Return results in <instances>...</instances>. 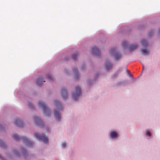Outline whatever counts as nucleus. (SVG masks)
Returning a JSON list of instances; mask_svg holds the SVG:
<instances>
[{
	"instance_id": "obj_1",
	"label": "nucleus",
	"mask_w": 160,
	"mask_h": 160,
	"mask_svg": "<svg viewBox=\"0 0 160 160\" xmlns=\"http://www.w3.org/2000/svg\"><path fill=\"white\" fill-rule=\"evenodd\" d=\"M38 106L40 108H42L43 113L48 116L50 112L47 105L42 101H40L39 102Z\"/></svg>"
},
{
	"instance_id": "obj_2",
	"label": "nucleus",
	"mask_w": 160,
	"mask_h": 160,
	"mask_svg": "<svg viewBox=\"0 0 160 160\" xmlns=\"http://www.w3.org/2000/svg\"><path fill=\"white\" fill-rule=\"evenodd\" d=\"M81 93V88L79 86L76 88L75 92L72 94V97L75 100H77Z\"/></svg>"
},
{
	"instance_id": "obj_3",
	"label": "nucleus",
	"mask_w": 160,
	"mask_h": 160,
	"mask_svg": "<svg viewBox=\"0 0 160 160\" xmlns=\"http://www.w3.org/2000/svg\"><path fill=\"white\" fill-rule=\"evenodd\" d=\"M35 136L37 139L42 140L44 143H48V139L47 137L45 136L44 134H40L38 133H36Z\"/></svg>"
},
{
	"instance_id": "obj_4",
	"label": "nucleus",
	"mask_w": 160,
	"mask_h": 160,
	"mask_svg": "<svg viewBox=\"0 0 160 160\" xmlns=\"http://www.w3.org/2000/svg\"><path fill=\"white\" fill-rule=\"evenodd\" d=\"M22 139L23 143H25L28 147H31L33 145V142L28 140L26 137H23Z\"/></svg>"
},
{
	"instance_id": "obj_5",
	"label": "nucleus",
	"mask_w": 160,
	"mask_h": 160,
	"mask_svg": "<svg viewBox=\"0 0 160 160\" xmlns=\"http://www.w3.org/2000/svg\"><path fill=\"white\" fill-rule=\"evenodd\" d=\"M116 49L114 48H112L111 51L110 52V54L111 55L112 54H115V60H118V59H120L122 56V55L121 54L116 53Z\"/></svg>"
},
{
	"instance_id": "obj_6",
	"label": "nucleus",
	"mask_w": 160,
	"mask_h": 160,
	"mask_svg": "<svg viewBox=\"0 0 160 160\" xmlns=\"http://www.w3.org/2000/svg\"><path fill=\"white\" fill-rule=\"evenodd\" d=\"M34 122L38 126L43 125V122L41 118L35 116L34 118Z\"/></svg>"
},
{
	"instance_id": "obj_7",
	"label": "nucleus",
	"mask_w": 160,
	"mask_h": 160,
	"mask_svg": "<svg viewBox=\"0 0 160 160\" xmlns=\"http://www.w3.org/2000/svg\"><path fill=\"white\" fill-rule=\"evenodd\" d=\"M90 53L94 55H99L100 54L99 50L95 47H93L92 48V50L90 51Z\"/></svg>"
},
{
	"instance_id": "obj_8",
	"label": "nucleus",
	"mask_w": 160,
	"mask_h": 160,
	"mask_svg": "<svg viewBox=\"0 0 160 160\" xmlns=\"http://www.w3.org/2000/svg\"><path fill=\"white\" fill-rule=\"evenodd\" d=\"M14 123L20 127H22L23 126V122L20 120L18 118H17L16 119Z\"/></svg>"
},
{
	"instance_id": "obj_9",
	"label": "nucleus",
	"mask_w": 160,
	"mask_h": 160,
	"mask_svg": "<svg viewBox=\"0 0 160 160\" xmlns=\"http://www.w3.org/2000/svg\"><path fill=\"white\" fill-rule=\"evenodd\" d=\"M62 98L64 99H66L68 97V93L67 90L65 88H63L62 90Z\"/></svg>"
},
{
	"instance_id": "obj_10",
	"label": "nucleus",
	"mask_w": 160,
	"mask_h": 160,
	"mask_svg": "<svg viewBox=\"0 0 160 160\" xmlns=\"http://www.w3.org/2000/svg\"><path fill=\"white\" fill-rule=\"evenodd\" d=\"M54 105L58 109L62 110L63 109L61 103L58 101L56 100L54 102Z\"/></svg>"
},
{
	"instance_id": "obj_11",
	"label": "nucleus",
	"mask_w": 160,
	"mask_h": 160,
	"mask_svg": "<svg viewBox=\"0 0 160 160\" xmlns=\"http://www.w3.org/2000/svg\"><path fill=\"white\" fill-rule=\"evenodd\" d=\"M54 115L56 119L58 121H59L61 118V115L58 111L55 110L54 112Z\"/></svg>"
},
{
	"instance_id": "obj_12",
	"label": "nucleus",
	"mask_w": 160,
	"mask_h": 160,
	"mask_svg": "<svg viewBox=\"0 0 160 160\" xmlns=\"http://www.w3.org/2000/svg\"><path fill=\"white\" fill-rule=\"evenodd\" d=\"M45 82V81H42V77H41L38 79L37 81V84L38 86H41L42 85V83Z\"/></svg>"
},
{
	"instance_id": "obj_13",
	"label": "nucleus",
	"mask_w": 160,
	"mask_h": 160,
	"mask_svg": "<svg viewBox=\"0 0 160 160\" xmlns=\"http://www.w3.org/2000/svg\"><path fill=\"white\" fill-rule=\"evenodd\" d=\"M105 67L107 70L111 69L112 68V65L110 62H106L105 63Z\"/></svg>"
},
{
	"instance_id": "obj_14",
	"label": "nucleus",
	"mask_w": 160,
	"mask_h": 160,
	"mask_svg": "<svg viewBox=\"0 0 160 160\" xmlns=\"http://www.w3.org/2000/svg\"><path fill=\"white\" fill-rule=\"evenodd\" d=\"M138 47V45H131L129 47V51L130 52H133L137 49Z\"/></svg>"
},
{
	"instance_id": "obj_15",
	"label": "nucleus",
	"mask_w": 160,
	"mask_h": 160,
	"mask_svg": "<svg viewBox=\"0 0 160 160\" xmlns=\"http://www.w3.org/2000/svg\"><path fill=\"white\" fill-rule=\"evenodd\" d=\"M142 54L144 55H147L149 53V50L146 49H142L141 50Z\"/></svg>"
},
{
	"instance_id": "obj_16",
	"label": "nucleus",
	"mask_w": 160,
	"mask_h": 160,
	"mask_svg": "<svg viewBox=\"0 0 160 160\" xmlns=\"http://www.w3.org/2000/svg\"><path fill=\"white\" fill-rule=\"evenodd\" d=\"M141 43L142 46L146 47L148 46V44L147 41L145 40H143L141 42Z\"/></svg>"
},
{
	"instance_id": "obj_17",
	"label": "nucleus",
	"mask_w": 160,
	"mask_h": 160,
	"mask_svg": "<svg viewBox=\"0 0 160 160\" xmlns=\"http://www.w3.org/2000/svg\"><path fill=\"white\" fill-rule=\"evenodd\" d=\"M110 136L111 138H115L117 136V134L115 132H111L110 134Z\"/></svg>"
},
{
	"instance_id": "obj_18",
	"label": "nucleus",
	"mask_w": 160,
	"mask_h": 160,
	"mask_svg": "<svg viewBox=\"0 0 160 160\" xmlns=\"http://www.w3.org/2000/svg\"><path fill=\"white\" fill-rule=\"evenodd\" d=\"M12 137V138L16 141H18L20 139L19 136L17 134H15Z\"/></svg>"
},
{
	"instance_id": "obj_19",
	"label": "nucleus",
	"mask_w": 160,
	"mask_h": 160,
	"mask_svg": "<svg viewBox=\"0 0 160 160\" xmlns=\"http://www.w3.org/2000/svg\"><path fill=\"white\" fill-rule=\"evenodd\" d=\"M78 55V52H77L75 53L72 56V58L74 60H75L77 59Z\"/></svg>"
},
{
	"instance_id": "obj_20",
	"label": "nucleus",
	"mask_w": 160,
	"mask_h": 160,
	"mask_svg": "<svg viewBox=\"0 0 160 160\" xmlns=\"http://www.w3.org/2000/svg\"><path fill=\"white\" fill-rule=\"evenodd\" d=\"M47 78L49 80H52L53 79V78L50 74L47 75Z\"/></svg>"
},
{
	"instance_id": "obj_21",
	"label": "nucleus",
	"mask_w": 160,
	"mask_h": 160,
	"mask_svg": "<svg viewBox=\"0 0 160 160\" xmlns=\"http://www.w3.org/2000/svg\"><path fill=\"white\" fill-rule=\"evenodd\" d=\"M128 45V43L126 42H124L122 43V46L123 47H125L127 46Z\"/></svg>"
},
{
	"instance_id": "obj_22",
	"label": "nucleus",
	"mask_w": 160,
	"mask_h": 160,
	"mask_svg": "<svg viewBox=\"0 0 160 160\" xmlns=\"http://www.w3.org/2000/svg\"><path fill=\"white\" fill-rule=\"evenodd\" d=\"M74 72L75 73L76 76L77 77V78L78 79V73L77 68H74L73 70Z\"/></svg>"
},
{
	"instance_id": "obj_23",
	"label": "nucleus",
	"mask_w": 160,
	"mask_h": 160,
	"mask_svg": "<svg viewBox=\"0 0 160 160\" xmlns=\"http://www.w3.org/2000/svg\"><path fill=\"white\" fill-rule=\"evenodd\" d=\"M0 145L2 147H3L5 145L4 143L2 141L1 139H0Z\"/></svg>"
},
{
	"instance_id": "obj_24",
	"label": "nucleus",
	"mask_w": 160,
	"mask_h": 160,
	"mask_svg": "<svg viewBox=\"0 0 160 160\" xmlns=\"http://www.w3.org/2000/svg\"><path fill=\"white\" fill-rule=\"evenodd\" d=\"M28 105L29 108H34L33 105L31 103H29Z\"/></svg>"
},
{
	"instance_id": "obj_25",
	"label": "nucleus",
	"mask_w": 160,
	"mask_h": 160,
	"mask_svg": "<svg viewBox=\"0 0 160 160\" xmlns=\"http://www.w3.org/2000/svg\"><path fill=\"white\" fill-rule=\"evenodd\" d=\"M147 134L148 136H150L151 135L150 132H149V131H147Z\"/></svg>"
},
{
	"instance_id": "obj_26",
	"label": "nucleus",
	"mask_w": 160,
	"mask_h": 160,
	"mask_svg": "<svg viewBox=\"0 0 160 160\" xmlns=\"http://www.w3.org/2000/svg\"><path fill=\"white\" fill-rule=\"evenodd\" d=\"M62 146L63 148H65L66 147V144L65 143H63L62 144Z\"/></svg>"
},
{
	"instance_id": "obj_27",
	"label": "nucleus",
	"mask_w": 160,
	"mask_h": 160,
	"mask_svg": "<svg viewBox=\"0 0 160 160\" xmlns=\"http://www.w3.org/2000/svg\"><path fill=\"white\" fill-rule=\"evenodd\" d=\"M153 33V32L152 31L150 32L149 33V35L150 36L152 35V34Z\"/></svg>"
},
{
	"instance_id": "obj_28",
	"label": "nucleus",
	"mask_w": 160,
	"mask_h": 160,
	"mask_svg": "<svg viewBox=\"0 0 160 160\" xmlns=\"http://www.w3.org/2000/svg\"><path fill=\"white\" fill-rule=\"evenodd\" d=\"M22 150L23 152H26V150L24 148H22Z\"/></svg>"
},
{
	"instance_id": "obj_29",
	"label": "nucleus",
	"mask_w": 160,
	"mask_h": 160,
	"mask_svg": "<svg viewBox=\"0 0 160 160\" xmlns=\"http://www.w3.org/2000/svg\"><path fill=\"white\" fill-rule=\"evenodd\" d=\"M13 152L15 153H17V151L15 150H14Z\"/></svg>"
},
{
	"instance_id": "obj_30",
	"label": "nucleus",
	"mask_w": 160,
	"mask_h": 160,
	"mask_svg": "<svg viewBox=\"0 0 160 160\" xmlns=\"http://www.w3.org/2000/svg\"><path fill=\"white\" fill-rule=\"evenodd\" d=\"M159 33L160 34V30H159Z\"/></svg>"
}]
</instances>
